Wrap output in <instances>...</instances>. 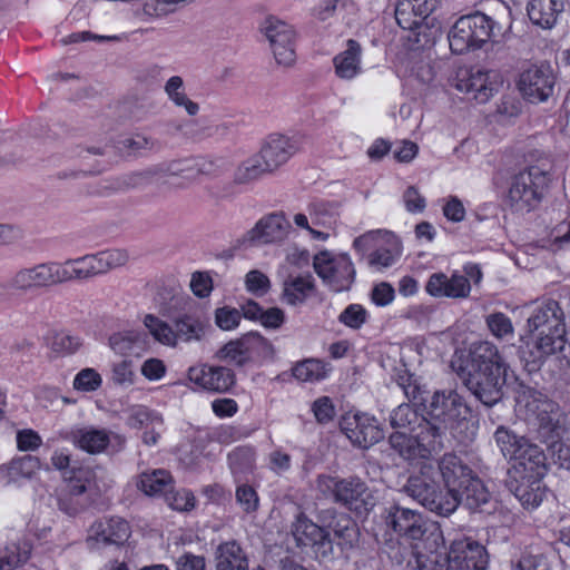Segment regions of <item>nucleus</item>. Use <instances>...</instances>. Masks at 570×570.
Wrapping results in <instances>:
<instances>
[{"label": "nucleus", "mask_w": 570, "mask_h": 570, "mask_svg": "<svg viewBox=\"0 0 570 570\" xmlns=\"http://www.w3.org/2000/svg\"><path fill=\"white\" fill-rule=\"evenodd\" d=\"M468 390L485 406H493L503 397L508 364L498 347L490 342L472 345L469 356L458 366L452 363Z\"/></svg>", "instance_id": "obj_1"}, {"label": "nucleus", "mask_w": 570, "mask_h": 570, "mask_svg": "<svg viewBox=\"0 0 570 570\" xmlns=\"http://www.w3.org/2000/svg\"><path fill=\"white\" fill-rule=\"evenodd\" d=\"M417 563L420 570H487L489 556L484 546L468 537L453 540L446 548L442 530L432 525Z\"/></svg>", "instance_id": "obj_2"}, {"label": "nucleus", "mask_w": 570, "mask_h": 570, "mask_svg": "<svg viewBox=\"0 0 570 570\" xmlns=\"http://www.w3.org/2000/svg\"><path fill=\"white\" fill-rule=\"evenodd\" d=\"M129 256L124 249H107L97 254L45 262L49 287L71 282H83L126 265Z\"/></svg>", "instance_id": "obj_3"}, {"label": "nucleus", "mask_w": 570, "mask_h": 570, "mask_svg": "<svg viewBox=\"0 0 570 570\" xmlns=\"http://www.w3.org/2000/svg\"><path fill=\"white\" fill-rule=\"evenodd\" d=\"M553 163L543 158L512 177L507 204L517 213H529L541 202L552 179Z\"/></svg>", "instance_id": "obj_4"}, {"label": "nucleus", "mask_w": 570, "mask_h": 570, "mask_svg": "<svg viewBox=\"0 0 570 570\" xmlns=\"http://www.w3.org/2000/svg\"><path fill=\"white\" fill-rule=\"evenodd\" d=\"M444 430L441 424L421 419L414 435L395 432L391 434L390 443L406 460L432 461V455L443 448Z\"/></svg>", "instance_id": "obj_5"}, {"label": "nucleus", "mask_w": 570, "mask_h": 570, "mask_svg": "<svg viewBox=\"0 0 570 570\" xmlns=\"http://www.w3.org/2000/svg\"><path fill=\"white\" fill-rule=\"evenodd\" d=\"M316 487L320 492L326 497H332L336 503H340L351 511L364 513L374 505V497L366 482L358 476H347L344 479L318 475Z\"/></svg>", "instance_id": "obj_6"}, {"label": "nucleus", "mask_w": 570, "mask_h": 570, "mask_svg": "<svg viewBox=\"0 0 570 570\" xmlns=\"http://www.w3.org/2000/svg\"><path fill=\"white\" fill-rule=\"evenodd\" d=\"M517 403L519 411L524 413L525 420L535 424L544 433L553 432L559 426V405L541 392L530 386H521Z\"/></svg>", "instance_id": "obj_7"}, {"label": "nucleus", "mask_w": 570, "mask_h": 570, "mask_svg": "<svg viewBox=\"0 0 570 570\" xmlns=\"http://www.w3.org/2000/svg\"><path fill=\"white\" fill-rule=\"evenodd\" d=\"M277 65L291 67L296 61V38L294 26L275 17L268 16L261 26Z\"/></svg>", "instance_id": "obj_8"}, {"label": "nucleus", "mask_w": 570, "mask_h": 570, "mask_svg": "<svg viewBox=\"0 0 570 570\" xmlns=\"http://www.w3.org/2000/svg\"><path fill=\"white\" fill-rule=\"evenodd\" d=\"M502 78L495 70L480 68H460L453 79V86L461 92L470 95L484 104L499 90Z\"/></svg>", "instance_id": "obj_9"}, {"label": "nucleus", "mask_w": 570, "mask_h": 570, "mask_svg": "<svg viewBox=\"0 0 570 570\" xmlns=\"http://www.w3.org/2000/svg\"><path fill=\"white\" fill-rule=\"evenodd\" d=\"M425 410L428 415L444 429L454 428L470 413L464 399L453 389L435 391Z\"/></svg>", "instance_id": "obj_10"}, {"label": "nucleus", "mask_w": 570, "mask_h": 570, "mask_svg": "<svg viewBox=\"0 0 570 570\" xmlns=\"http://www.w3.org/2000/svg\"><path fill=\"white\" fill-rule=\"evenodd\" d=\"M316 274L334 292L348 289L354 281L355 271L347 255L333 256L328 252H322L313 262Z\"/></svg>", "instance_id": "obj_11"}, {"label": "nucleus", "mask_w": 570, "mask_h": 570, "mask_svg": "<svg viewBox=\"0 0 570 570\" xmlns=\"http://www.w3.org/2000/svg\"><path fill=\"white\" fill-rule=\"evenodd\" d=\"M59 436L70 440L75 446L89 454H100L110 446L119 451L125 445V438L104 428L83 426L73 429L70 433L60 432Z\"/></svg>", "instance_id": "obj_12"}, {"label": "nucleus", "mask_w": 570, "mask_h": 570, "mask_svg": "<svg viewBox=\"0 0 570 570\" xmlns=\"http://www.w3.org/2000/svg\"><path fill=\"white\" fill-rule=\"evenodd\" d=\"M518 89L531 102H541L552 96L556 75L550 63L531 65L518 79Z\"/></svg>", "instance_id": "obj_13"}, {"label": "nucleus", "mask_w": 570, "mask_h": 570, "mask_svg": "<svg viewBox=\"0 0 570 570\" xmlns=\"http://www.w3.org/2000/svg\"><path fill=\"white\" fill-rule=\"evenodd\" d=\"M386 527L409 540H426V521L416 510L393 504L383 514Z\"/></svg>", "instance_id": "obj_14"}, {"label": "nucleus", "mask_w": 570, "mask_h": 570, "mask_svg": "<svg viewBox=\"0 0 570 570\" xmlns=\"http://www.w3.org/2000/svg\"><path fill=\"white\" fill-rule=\"evenodd\" d=\"M271 344L262 335L249 333L243 337L230 341L220 347L216 357L232 364L242 366L255 356L269 352Z\"/></svg>", "instance_id": "obj_15"}, {"label": "nucleus", "mask_w": 570, "mask_h": 570, "mask_svg": "<svg viewBox=\"0 0 570 570\" xmlns=\"http://www.w3.org/2000/svg\"><path fill=\"white\" fill-rule=\"evenodd\" d=\"M341 430L354 444L367 449L383 439L377 421L364 413L346 414L342 417Z\"/></svg>", "instance_id": "obj_16"}, {"label": "nucleus", "mask_w": 570, "mask_h": 570, "mask_svg": "<svg viewBox=\"0 0 570 570\" xmlns=\"http://www.w3.org/2000/svg\"><path fill=\"white\" fill-rule=\"evenodd\" d=\"M187 375L198 389L210 393H225L235 385L234 372L225 366L197 364L189 367Z\"/></svg>", "instance_id": "obj_17"}, {"label": "nucleus", "mask_w": 570, "mask_h": 570, "mask_svg": "<svg viewBox=\"0 0 570 570\" xmlns=\"http://www.w3.org/2000/svg\"><path fill=\"white\" fill-rule=\"evenodd\" d=\"M434 472L435 466L433 461L419 462V472L412 474L403 487L404 493L417 501L425 509H438V504L431 499L436 487V482L433 479ZM439 509H442V505L439 504Z\"/></svg>", "instance_id": "obj_18"}, {"label": "nucleus", "mask_w": 570, "mask_h": 570, "mask_svg": "<svg viewBox=\"0 0 570 570\" xmlns=\"http://www.w3.org/2000/svg\"><path fill=\"white\" fill-rule=\"evenodd\" d=\"M299 149L295 137L281 134L271 135L257 154L271 173L277 170Z\"/></svg>", "instance_id": "obj_19"}, {"label": "nucleus", "mask_w": 570, "mask_h": 570, "mask_svg": "<svg viewBox=\"0 0 570 570\" xmlns=\"http://www.w3.org/2000/svg\"><path fill=\"white\" fill-rule=\"evenodd\" d=\"M291 229V224L281 213H272L262 217L253 228H250L245 238L252 244H272L286 238Z\"/></svg>", "instance_id": "obj_20"}, {"label": "nucleus", "mask_w": 570, "mask_h": 570, "mask_svg": "<svg viewBox=\"0 0 570 570\" xmlns=\"http://www.w3.org/2000/svg\"><path fill=\"white\" fill-rule=\"evenodd\" d=\"M528 328L529 332L554 330L557 335L567 333L564 315L559 303L551 298L535 302L528 318Z\"/></svg>", "instance_id": "obj_21"}, {"label": "nucleus", "mask_w": 570, "mask_h": 570, "mask_svg": "<svg viewBox=\"0 0 570 570\" xmlns=\"http://www.w3.org/2000/svg\"><path fill=\"white\" fill-rule=\"evenodd\" d=\"M512 461L510 478H543L546 474V455L538 445L529 441Z\"/></svg>", "instance_id": "obj_22"}, {"label": "nucleus", "mask_w": 570, "mask_h": 570, "mask_svg": "<svg viewBox=\"0 0 570 570\" xmlns=\"http://www.w3.org/2000/svg\"><path fill=\"white\" fill-rule=\"evenodd\" d=\"M425 291L433 297L466 298L471 285L464 275L455 273L449 277L444 273H434L429 277Z\"/></svg>", "instance_id": "obj_23"}, {"label": "nucleus", "mask_w": 570, "mask_h": 570, "mask_svg": "<svg viewBox=\"0 0 570 570\" xmlns=\"http://www.w3.org/2000/svg\"><path fill=\"white\" fill-rule=\"evenodd\" d=\"M435 3V0H400L395 9L397 24L407 30L420 27L434 10Z\"/></svg>", "instance_id": "obj_24"}, {"label": "nucleus", "mask_w": 570, "mask_h": 570, "mask_svg": "<svg viewBox=\"0 0 570 570\" xmlns=\"http://www.w3.org/2000/svg\"><path fill=\"white\" fill-rule=\"evenodd\" d=\"M509 488L527 510L538 508L547 495L542 478H510Z\"/></svg>", "instance_id": "obj_25"}, {"label": "nucleus", "mask_w": 570, "mask_h": 570, "mask_svg": "<svg viewBox=\"0 0 570 570\" xmlns=\"http://www.w3.org/2000/svg\"><path fill=\"white\" fill-rule=\"evenodd\" d=\"M130 535L128 522L119 517L101 520L90 528L89 540L97 542L122 544Z\"/></svg>", "instance_id": "obj_26"}, {"label": "nucleus", "mask_w": 570, "mask_h": 570, "mask_svg": "<svg viewBox=\"0 0 570 570\" xmlns=\"http://www.w3.org/2000/svg\"><path fill=\"white\" fill-rule=\"evenodd\" d=\"M445 488L460 493L463 485L473 476L470 468L455 454L446 453L439 463Z\"/></svg>", "instance_id": "obj_27"}, {"label": "nucleus", "mask_w": 570, "mask_h": 570, "mask_svg": "<svg viewBox=\"0 0 570 570\" xmlns=\"http://www.w3.org/2000/svg\"><path fill=\"white\" fill-rule=\"evenodd\" d=\"M9 286L21 293L49 287L45 263L19 268L9 279Z\"/></svg>", "instance_id": "obj_28"}, {"label": "nucleus", "mask_w": 570, "mask_h": 570, "mask_svg": "<svg viewBox=\"0 0 570 570\" xmlns=\"http://www.w3.org/2000/svg\"><path fill=\"white\" fill-rule=\"evenodd\" d=\"M361 45L350 39L346 42V48L337 53L333 59L335 73L338 78L350 80L355 78L361 72Z\"/></svg>", "instance_id": "obj_29"}, {"label": "nucleus", "mask_w": 570, "mask_h": 570, "mask_svg": "<svg viewBox=\"0 0 570 570\" xmlns=\"http://www.w3.org/2000/svg\"><path fill=\"white\" fill-rule=\"evenodd\" d=\"M216 570H248V559L236 540H228L215 550Z\"/></svg>", "instance_id": "obj_30"}, {"label": "nucleus", "mask_w": 570, "mask_h": 570, "mask_svg": "<svg viewBox=\"0 0 570 570\" xmlns=\"http://www.w3.org/2000/svg\"><path fill=\"white\" fill-rule=\"evenodd\" d=\"M315 292V281L311 274L289 275L283 283L282 298L288 305L303 304Z\"/></svg>", "instance_id": "obj_31"}, {"label": "nucleus", "mask_w": 570, "mask_h": 570, "mask_svg": "<svg viewBox=\"0 0 570 570\" xmlns=\"http://www.w3.org/2000/svg\"><path fill=\"white\" fill-rule=\"evenodd\" d=\"M293 534L298 546L302 547H325L331 548L328 532L318 527L306 517H301L293 525Z\"/></svg>", "instance_id": "obj_32"}, {"label": "nucleus", "mask_w": 570, "mask_h": 570, "mask_svg": "<svg viewBox=\"0 0 570 570\" xmlns=\"http://www.w3.org/2000/svg\"><path fill=\"white\" fill-rule=\"evenodd\" d=\"M562 10L561 0H530L527 7L529 19L542 29L552 28Z\"/></svg>", "instance_id": "obj_33"}, {"label": "nucleus", "mask_w": 570, "mask_h": 570, "mask_svg": "<svg viewBox=\"0 0 570 570\" xmlns=\"http://www.w3.org/2000/svg\"><path fill=\"white\" fill-rule=\"evenodd\" d=\"M531 333V354L534 362H541L547 356L561 351L567 333L554 334V330H539Z\"/></svg>", "instance_id": "obj_34"}, {"label": "nucleus", "mask_w": 570, "mask_h": 570, "mask_svg": "<svg viewBox=\"0 0 570 570\" xmlns=\"http://www.w3.org/2000/svg\"><path fill=\"white\" fill-rule=\"evenodd\" d=\"M174 325L176 345L179 341L185 343L200 341L207 327L206 321L195 314L180 315L175 320Z\"/></svg>", "instance_id": "obj_35"}, {"label": "nucleus", "mask_w": 570, "mask_h": 570, "mask_svg": "<svg viewBox=\"0 0 570 570\" xmlns=\"http://www.w3.org/2000/svg\"><path fill=\"white\" fill-rule=\"evenodd\" d=\"M464 19L478 48H481L495 36V29L500 30L498 23L491 17L482 12L464 16Z\"/></svg>", "instance_id": "obj_36"}, {"label": "nucleus", "mask_w": 570, "mask_h": 570, "mask_svg": "<svg viewBox=\"0 0 570 570\" xmlns=\"http://www.w3.org/2000/svg\"><path fill=\"white\" fill-rule=\"evenodd\" d=\"M173 478L170 473L163 469L142 472L139 475L138 488L147 495H164L171 489Z\"/></svg>", "instance_id": "obj_37"}, {"label": "nucleus", "mask_w": 570, "mask_h": 570, "mask_svg": "<svg viewBox=\"0 0 570 570\" xmlns=\"http://www.w3.org/2000/svg\"><path fill=\"white\" fill-rule=\"evenodd\" d=\"M164 91L176 107L184 108L189 116L198 114L199 105L187 96L184 79L180 76L169 77L165 82Z\"/></svg>", "instance_id": "obj_38"}, {"label": "nucleus", "mask_w": 570, "mask_h": 570, "mask_svg": "<svg viewBox=\"0 0 570 570\" xmlns=\"http://www.w3.org/2000/svg\"><path fill=\"white\" fill-rule=\"evenodd\" d=\"M82 345L79 336L68 332H53L47 338V346L53 357H65L75 354Z\"/></svg>", "instance_id": "obj_39"}, {"label": "nucleus", "mask_w": 570, "mask_h": 570, "mask_svg": "<svg viewBox=\"0 0 570 570\" xmlns=\"http://www.w3.org/2000/svg\"><path fill=\"white\" fill-rule=\"evenodd\" d=\"M269 174L272 173L266 168L258 155H254L236 168L234 183L236 185H248Z\"/></svg>", "instance_id": "obj_40"}, {"label": "nucleus", "mask_w": 570, "mask_h": 570, "mask_svg": "<svg viewBox=\"0 0 570 570\" xmlns=\"http://www.w3.org/2000/svg\"><path fill=\"white\" fill-rule=\"evenodd\" d=\"M464 17H461L449 33V43L452 52L461 55L469 50L479 49L474 43L469 26Z\"/></svg>", "instance_id": "obj_41"}, {"label": "nucleus", "mask_w": 570, "mask_h": 570, "mask_svg": "<svg viewBox=\"0 0 570 570\" xmlns=\"http://www.w3.org/2000/svg\"><path fill=\"white\" fill-rule=\"evenodd\" d=\"M460 497L469 509H478L489 501L490 493L480 479L472 476L460 490Z\"/></svg>", "instance_id": "obj_42"}, {"label": "nucleus", "mask_w": 570, "mask_h": 570, "mask_svg": "<svg viewBox=\"0 0 570 570\" xmlns=\"http://www.w3.org/2000/svg\"><path fill=\"white\" fill-rule=\"evenodd\" d=\"M31 546L27 541L11 543L0 551V570H12L28 561Z\"/></svg>", "instance_id": "obj_43"}, {"label": "nucleus", "mask_w": 570, "mask_h": 570, "mask_svg": "<svg viewBox=\"0 0 570 570\" xmlns=\"http://www.w3.org/2000/svg\"><path fill=\"white\" fill-rule=\"evenodd\" d=\"M293 376L301 382H316L325 379L330 368L316 358H307L293 367Z\"/></svg>", "instance_id": "obj_44"}, {"label": "nucleus", "mask_w": 570, "mask_h": 570, "mask_svg": "<svg viewBox=\"0 0 570 570\" xmlns=\"http://www.w3.org/2000/svg\"><path fill=\"white\" fill-rule=\"evenodd\" d=\"M338 215V203L317 202L309 207L311 220L315 226L332 228L336 224Z\"/></svg>", "instance_id": "obj_45"}, {"label": "nucleus", "mask_w": 570, "mask_h": 570, "mask_svg": "<svg viewBox=\"0 0 570 570\" xmlns=\"http://www.w3.org/2000/svg\"><path fill=\"white\" fill-rule=\"evenodd\" d=\"M41 469V461L33 455L13 459L7 466L8 475L12 481L31 479Z\"/></svg>", "instance_id": "obj_46"}, {"label": "nucleus", "mask_w": 570, "mask_h": 570, "mask_svg": "<svg viewBox=\"0 0 570 570\" xmlns=\"http://www.w3.org/2000/svg\"><path fill=\"white\" fill-rule=\"evenodd\" d=\"M144 325L158 343L170 347L176 346L175 331L165 321L155 315L148 314L144 317Z\"/></svg>", "instance_id": "obj_47"}, {"label": "nucleus", "mask_w": 570, "mask_h": 570, "mask_svg": "<svg viewBox=\"0 0 570 570\" xmlns=\"http://www.w3.org/2000/svg\"><path fill=\"white\" fill-rule=\"evenodd\" d=\"M495 441L500 446L503 455L510 460H513L517 453L521 451L523 445L528 443V440L523 436H518L502 426L499 428L495 432Z\"/></svg>", "instance_id": "obj_48"}, {"label": "nucleus", "mask_w": 570, "mask_h": 570, "mask_svg": "<svg viewBox=\"0 0 570 570\" xmlns=\"http://www.w3.org/2000/svg\"><path fill=\"white\" fill-rule=\"evenodd\" d=\"M431 499L435 501V504L442 505V509H429L431 512H434L439 515H450L453 513L459 504L461 503V497L460 493H456L455 491H451V489L445 488V491L439 490L438 485L435 487V491L432 494Z\"/></svg>", "instance_id": "obj_49"}, {"label": "nucleus", "mask_w": 570, "mask_h": 570, "mask_svg": "<svg viewBox=\"0 0 570 570\" xmlns=\"http://www.w3.org/2000/svg\"><path fill=\"white\" fill-rule=\"evenodd\" d=\"M102 384L101 375L94 368L81 370L73 379V389L80 392L97 391Z\"/></svg>", "instance_id": "obj_50"}, {"label": "nucleus", "mask_w": 570, "mask_h": 570, "mask_svg": "<svg viewBox=\"0 0 570 570\" xmlns=\"http://www.w3.org/2000/svg\"><path fill=\"white\" fill-rule=\"evenodd\" d=\"M485 323L490 332L498 338H504L513 334V325L511 320L501 312L488 315Z\"/></svg>", "instance_id": "obj_51"}, {"label": "nucleus", "mask_w": 570, "mask_h": 570, "mask_svg": "<svg viewBox=\"0 0 570 570\" xmlns=\"http://www.w3.org/2000/svg\"><path fill=\"white\" fill-rule=\"evenodd\" d=\"M164 497L168 505L177 511H189L195 507V497L188 490L174 491L171 487Z\"/></svg>", "instance_id": "obj_52"}, {"label": "nucleus", "mask_w": 570, "mask_h": 570, "mask_svg": "<svg viewBox=\"0 0 570 570\" xmlns=\"http://www.w3.org/2000/svg\"><path fill=\"white\" fill-rule=\"evenodd\" d=\"M161 422L163 421L158 415L149 412L144 406L132 407L127 420V424L134 429L148 428L154 424L160 425Z\"/></svg>", "instance_id": "obj_53"}, {"label": "nucleus", "mask_w": 570, "mask_h": 570, "mask_svg": "<svg viewBox=\"0 0 570 570\" xmlns=\"http://www.w3.org/2000/svg\"><path fill=\"white\" fill-rule=\"evenodd\" d=\"M245 286L249 293L264 296L271 288V281L263 272L253 269L245 276Z\"/></svg>", "instance_id": "obj_54"}, {"label": "nucleus", "mask_w": 570, "mask_h": 570, "mask_svg": "<svg viewBox=\"0 0 570 570\" xmlns=\"http://www.w3.org/2000/svg\"><path fill=\"white\" fill-rule=\"evenodd\" d=\"M236 502L240 505L242 510L246 513L257 511L259 505V498L255 489L248 484H242L236 489Z\"/></svg>", "instance_id": "obj_55"}, {"label": "nucleus", "mask_w": 570, "mask_h": 570, "mask_svg": "<svg viewBox=\"0 0 570 570\" xmlns=\"http://www.w3.org/2000/svg\"><path fill=\"white\" fill-rule=\"evenodd\" d=\"M367 318L366 309L358 304L348 305L338 316V321L347 327L357 330Z\"/></svg>", "instance_id": "obj_56"}, {"label": "nucleus", "mask_w": 570, "mask_h": 570, "mask_svg": "<svg viewBox=\"0 0 570 570\" xmlns=\"http://www.w3.org/2000/svg\"><path fill=\"white\" fill-rule=\"evenodd\" d=\"M136 379L131 361H120L111 368V381L119 386H130Z\"/></svg>", "instance_id": "obj_57"}, {"label": "nucleus", "mask_w": 570, "mask_h": 570, "mask_svg": "<svg viewBox=\"0 0 570 570\" xmlns=\"http://www.w3.org/2000/svg\"><path fill=\"white\" fill-rule=\"evenodd\" d=\"M399 255L400 249L397 245L393 248H379L370 255L368 263L377 269L386 268L394 264Z\"/></svg>", "instance_id": "obj_58"}, {"label": "nucleus", "mask_w": 570, "mask_h": 570, "mask_svg": "<svg viewBox=\"0 0 570 570\" xmlns=\"http://www.w3.org/2000/svg\"><path fill=\"white\" fill-rule=\"evenodd\" d=\"M549 242L553 250L564 249L570 245V219L561 222L550 232Z\"/></svg>", "instance_id": "obj_59"}, {"label": "nucleus", "mask_w": 570, "mask_h": 570, "mask_svg": "<svg viewBox=\"0 0 570 570\" xmlns=\"http://www.w3.org/2000/svg\"><path fill=\"white\" fill-rule=\"evenodd\" d=\"M240 318V311L227 306L218 308L215 313L216 324L224 331H230L237 327Z\"/></svg>", "instance_id": "obj_60"}, {"label": "nucleus", "mask_w": 570, "mask_h": 570, "mask_svg": "<svg viewBox=\"0 0 570 570\" xmlns=\"http://www.w3.org/2000/svg\"><path fill=\"white\" fill-rule=\"evenodd\" d=\"M419 420L416 412L409 404L399 405L391 414L390 422L393 428H406Z\"/></svg>", "instance_id": "obj_61"}, {"label": "nucleus", "mask_w": 570, "mask_h": 570, "mask_svg": "<svg viewBox=\"0 0 570 570\" xmlns=\"http://www.w3.org/2000/svg\"><path fill=\"white\" fill-rule=\"evenodd\" d=\"M17 448L20 451H36L42 444L39 433L32 429H23L17 432Z\"/></svg>", "instance_id": "obj_62"}, {"label": "nucleus", "mask_w": 570, "mask_h": 570, "mask_svg": "<svg viewBox=\"0 0 570 570\" xmlns=\"http://www.w3.org/2000/svg\"><path fill=\"white\" fill-rule=\"evenodd\" d=\"M140 372L148 381H159L167 372V367L160 358L150 357L144 361Z\"/></svg>", "instance_id": "obj_63"}, {"label": "nucleus", "mask_w": 570, "mask_h": 570, "mask_svg": "<svg viewBox=\"0 0 570 570\" xmlns=\"http://www.w3.org/2000/svg\"><path fill=\"white\" fill-rule=\"evenodd\" d=\"M405 208L410 213H422L425 209V198L415 186H409L403 193Z\"/></svg>", "instance_id": "obj_64"}]
</instances>
